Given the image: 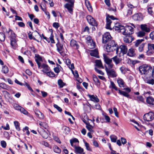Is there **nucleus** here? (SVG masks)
Returning a JSON list of instances; mask_svg holds the SVG:
<instances>
[{
	"label": "nucleus",
	"mask_w": 154,
	"mask_h": 154,
	"mask_svg": "<svg viewBox=\"0 0 154 154\" xmlns=\"http://www.w3.org/2000/svg\"><path fill=\"white\" fill-rule=\"evenodd\" d=\"M95 65L97 66L102 69L104 68L102 63L100 60H96L95 61Z\"/></svg>",
	"instance_id": "28"
},
{
	"label": "nucleus",
	"mask_w": 154,
	"mask_h": 154,
	"mask_svg": "<svg viewBox=\"0 0 154 154\" xmlns=\"http://www.w3.org/2000/svg\"><path fill=\"white\" fill-rule=\"evenodd\" d=\"M74 4L66 3L65 5V7L66 8L70 14H72V8Z\"/></svg>",
	"instance_id": "21"
},
{
	"label": "nucleus",
	"mask_w": 154,
	"mask_h": 154,
	"mask_svg": "<svg viewBox=\"0 0 154 154\" xmlns=\"http://www.w3.org/2000/svg\"><path fill=\"white\" fill-rule=\"evenodd\" d=\"M2 71L4 73H7L8 72V69L7 66H4L2 68Z\"/></svg>",
	"instance_id": "52"
},
{
	"label": "nucleus",
	"mask_w": 154,
	"mask_h": 154,
	"mask_svg": "<svg viewBox=\"0 0 154 154\" xmlns=\"http://www.w3.org/2000/svg\"><path fill=\"white\" fill-rule=\"evenodd\" d=\"M90 55L91 56L97 58H99L98 51L97 49H95L91 51L90 53Z\"/></svg>",
	"instance_id": "26"
},
{
	"label": "nucleus",
	"mask_w": 154,
	"mask_h": 154,
	"mask_svg": "<svg viewBox=\"0 0 154 154\" xmlns=\"http://www.w3.org/2000/svg\"><path fill=\"white\" fill-rule=\"evenodd\" d=\"M86 19L88 23L91 25L94 26H97V23L95 20L91 15H88L86 17Z\"/></svg>",
	"instance_id": "8"
},
{
	"label": "nucleus",
	"mask_w": 154,
	"mask_h": 154,
	"mask_svg": "<svg viewBox=\"0 0 154 154\" xmlns=\"http://www.w3.org/2000/svg\"><path fill=\"white\" fill-rule=\"evenodd\" d=\"M40 134L42 137L45 139H47L48 137V134L47 132L44 130H42L40 132Z\"/></svg>",
	"instance_id": "31"
},
{
	"label": "nucleus",
	"mask_w": 154,
	"mask_h": 154,
	"mask_svg": "<svg viewBox=\"0 0 154 154\" xmlns=\"http://www.w3.org/2000/svg\"><path fill=\"white\" fill-rule=\"evenodd\" d=\"M92 78L95 84L97 86H100V83L97 76L95 75H92Z\"/></svg>",
	"instance_id": "24"
},
{
	"label": "nucleus",
	"mask_w": 154,
	"mask_h": 154,
	"mask_svg": "<svg viewBox=\"0 0 154 154\" xmlns=\"http://www.w3.org/2000/svg\"><path fill=\"white\" fill-rule=\"evenodd\" d=\"M13 106L16 110H19L21 107V106H19L18 104L16 103L13 104Z\"/></svg>",
	"instance_id": "57"
},
{
	"label": "nucleus",
	"mask_w": 154,
	"mask_h": 154,
	"mask_svg": "<svg viewBox=\"0 0 154 154\" xmlns=\"http://www.w3.org/2000/svg\"><path fill=\"white\" fill-rule=\"evenodd\" d=\"M39 125L40 126L46 129L48 127V124L45 122H39Z\"/></svg>",
	"instance_id": "38"
},
{
	"label": "nucleus",
	"mask_w": 154,
	"mask_h": 154,
	"mask_svg": "<svg viewBox=\"0 0 154 154\" xmlns=\"http://www.w3.org/2000/svg\"><path fill=\"white\" fill-rule=\"evenodd\" d=\"M146 102L151 106H154V98L152 97H149L146 98Z\"/></svg>",
	"instance_id": "16"
},
{
	"label": "nucleus",
	"mask_w": 154,
	"mask_h": 154,
	"mask_svg": "<svg viewBox=\"0 0 154 154\" xmlns=\"http://www.w3.org/2000/svg\"><path fill=\"white\" fill-rule=\"evenodd\" d=\"M19 110H20L21 113L25 115H27L28 113V112L22 107H21Z\"/></svg>",
	"instance_id": "51"
},
{
	"label": "nucleus",
	"mask_w": 154,
	"mask_h": 154,
	"mask_svg": "<svg viewBox=\"0 0 154 154\" xmlns=\"http://www.w3.org/2000/svg\"><path fill=\"white\" fill-rule=\"evenodd\" d=\"M110 138L112 142L115 143L116 142L117 137L114 135H112L110 136Z\"/></svg>",
	"instance_id": "41"
},
{
	"label": "nucleus",
	"mask_w": 154,
	"mask_h": 154,
	"mask_svg": "<svg viewBox=\"0 0 154 154\" xmlns=\"http://www.w3.org/2000/svg\"><path fill=\"white\" fill-rule=\"evenodd\" d=\"M54 108H56L59 112H61L62 111V109L58 105L56 104L54 105Z\"/></svg>",
	"instance_id": "64"
},
{
	"label": "nucleus",
	"mask_w": 154,
	"mask_h": 154,
	"mask_svg": "<svg viewBox=\"0 0 154 154\" xmlns=\"http://www.w3.org/2000/svg\"><path fill=\"white\" fill-rule=\"evenodd\" d=\"M111 87L113 89H115L117 91L118 90L117 88L116 87L114 83L112 82H110Z\"/></svg>",
	"instance_id": "59"
},
{
	"label": "nucleus",
	"mask_w": 154,
	"mask_h": 154,
	"mask_svg": "<svg viewBox=\"0 0 154 154\" xmlns=\"http://www.w3.org/2000/svg\"><path fill=\"white\" fill-rule=\"evenodd\" d=\"M86 39L88 44H90V45H91L92 43H93V46H94V44L93 42V40L91 38V37L90 36H88L86 38Z\"/></svg>",
	"instance_id": "34"
},
{
	"label": "nucleus",
	"mask_w": 154,
	"mask_h": 154,
	"mask_svg": "<svg viewBox=\"0 0 154 154\" xmlns=\"http://www.w3.org/2000/svg\"><path fill=\"white\" fill-rule=\"evenodd\" d=\"M57 50V51L61 54L62 55L64 51V48L63 45L62 44L58 42L56 44Z\"/></svg>",
	"instance_id": "10"
},
{
	"label": "nucleus",
	"mask_w": 154,
	"mask_h": 154,
	"mask_svg": "<svg viewBox=\"0 0 154 154\" xmlns=\"http://www.w3.org/2000/svg\"><path fill=\"white\" fill-rule=\"evenodd\" d=\"M85 2L86 4V5L87 7L88 10L91 11H92V8L91 6L90 3V2L88 1V0H85Z\"/></svg>",
	"instance_id": "30"
},
{
	"label": "nucleus",
	"mask_w": 154,
	"mask_h": 154,
	"mask_svg": "<svg viewBox=\"0 0 154 154\" xmlns=\"http://www.w3.org/2000/svg\"><path fill=\"white\" fill-rule=\"evenodd\" d=\"M145 82L148 84L153 85L154 84V80L153 79H147L145 80Z\"/></svg>",
	"instance_id": "45"
},
{
	"label": "nucleus",
	"mask_w": 154,
	"mask_h": 154,
	"mask_svg": "<svg viewBox=\"0 0 154 154\" xmlns=\"http://www.w3.org/2000/svg\"><path fill=\"white\" fill-rule=\"evenodd\" d=\"M140 28L143 31L146 32H149L150 31V29L146 24H141Z\"/></svg>",
	"instance_id": "20"
},
{
	"label": "nucleus",
	"mask_w": 154,
	"mask_h": 154,
	"mask_svg": "<svg viewBox=\"0 0 154 154\" xmlns=\"http://www.w3.org/2000/svg\"><path fill=\"white\" fill-rule=\"evenodd\" d=\"M14 124L16 129L17 131H19L20 129L19 123L18 122L15 121L14 122Z\"/></svg>",
	"instance_id": "46"
},
{
	"label": "nucleus",
	"mask_w": 154,
	"mask_h": 154,
	"mask_svg": "<svg viewBox=\"0 0 154 154\" xmlns=\"http://www.w3.org/2000/svg\"><path fill=\"white\" fill-rule=\"evenodd\" d=\"M88 96L91 101L95 102H98L99 101V99L97 98V96L90 94H88Z\"/></svg>",
	"instance_id": "22"
},
{
	"label": "nucleus",
	"mask_w": 154,
	"mask_h": 154,
	"mask_svg": "<svg viewBox=\"0 0 154 154\" xmlns=\"http://www.w3.org/2000/svg\"><path fill=\"white\" fill-rule=\"evenodd\" d=\"M152 69L151 66L146 64L143 65L139 68V71L141 75L147 76L148 77H150L151 75Z\"/></svg>",
	"instance_id": "1"
},
{
	"label": "nucleus",
	"mask_w": 154,
	"mask_h": 154,
	"mask_svg": "<svg viewBox=\"0 0 154 154\" xmlns=\"http://www.w3.org/2000/svg\"><path fill=\"white\" fill-rule=\"evenodd\" d=\"M106 28L107 29H111L110 25L112 23V21L108 17H106Z\"/></svg>",
	"instance_id": "33"
},
{
	"label": "nucleus",
	"mask_w": 154,
	"mask_h": 154,
	"mask_svg": "<svg viewBox=\"0 0 154 154\" xmlns=\"http://www.w3.org/2000/svg\"><path fill=\"white\" fill-rule=\"evenodd\" d=\"M144 47V44H142L138 48V51L140 52H141L143 51V48Z\"/></svg>",
	"instance_id": "54"
},
{
	"label": "nucleus",
	"mask_w": 154,
	"mask_h": 154,
	"mask_svg": "<svg viewBox=\"0 0 154 154\" xmlns=\"http://www.w3.org/2000/svg\"><path fill=\"white\" fill-rule=\"evenodd\" d=\"M146 53L148 56H150L154 53V44H148V50L146 51Z\"/></svg>",
	"instance_id": "7"
},
{
	"label": "nucleus",
	"mask_w": 154,
	"mask_h": 154,
	"mask_svg": "<svg viewBox=\"0 0 154 154\" xmlns=\"http://www.w3.org/2000/svg\"><path fill=\"white\" fill-rule=\"evenodd\" d=\"M57 83L58 85L59 86L60 88H63L64 86L66 85V84L63 82V81L61 79H60L58 80Z\"/></svg>",
	"instance_id": "36"
},
{
	"label": "nucleus",
	"mask_w": 154,
	"mask_h": 154,
	"mask_svg": "<svg viewBox=\"0 0 154 154\" xmlns=\"http://www.w3.org/2000/svg\"><path fill=\"white\" fill-rule=\"evenodd\" d=\"M53 26L56 29H58L60 25L58 23L54 22L53 24Z\"/></svg>",
	"instance_id": "63"
},
{
	"label": "nucleus",
	"mask_w": 154,
	"mask_h": 154,
	"mask_svg": "<svg viewBox=\"0 0 154 154\" xmlns=\"http://www.w3.org/2000/svg\"><path fill=\"white\" fill-rule=\"evenodd\" d=\"M86 128L90 132H94L93 130V126L90 125L89 124H87Z\"/></svg>",
	"instance_id": "44"
},
{
	"label": "nucleus",
	"mask_w": 154,
	"mask_h": 154,
	"mask_svg": "<svg viewBox=\"0 0 154 154\" xmlns=\"http://www.w3.org/2000/svg\"><path fill=\"white\" fill-rule=\"evenodd\" d=\"M111 38V37L109 32H106L104 33L102 37V42L106 43L110 41Z\"/></svg>",
	"instance_id": "9"
},
{
	"label": "nucleus",
	"mask_w": 154,
	"mask_h": 154,
	"mask_svg": "<svg viewBox=\"0 0 154 154\" xmlns=\"http://www.w3.org/2000/svg\"><path fill=\"white\" fill-rule=\"evenodd\" d=\"M105 67V70L109 78H115L117 76V74L114 69L109 68L106 66Z\"/></svg>",
	"instance_id": "3"
},
{
	"label": "nucleus",
	"mask_w": 154,
	"mask_h": 154,
	"mask_svg": "<svg viewBox=\"0 0 154 154\" xmlns=\"http://www.w3.org/2000/svg\"><path fill=\"white\" fill-rule=\"evenodd\" d=\"M135 55V50L132 48H131L128 50L127 55L130 57H133Z\"/></svg>",
	"instance_id": "25"
},
{
	"label": "nucleus",
	"mask_w": 154,
	"mask_h": 154,
	"mask_svg": "<svg viewBox=\"0 0 154 154\" xmlns=\"http://www.w3.org/2000/svg\"><path fill=\"white\" fill-rule=\"evenodd\" d=\"M113 29L118 32H121L122 33L123 30V26L114 27Z\"/></svg>",
	"instance_id": "40"
},
{
	"label": "nucleus",
	"mask_w": 154,
	"mask_h": 154,
	"mask_svg": "<svg viewBox=\"0 0 154 154\" xmlns=\"http://www.w3.org/2000/svg\"><path fill=\"white\" fill-rule=\"evenodd\" d=\"M63 128L66 133H69L70 131V129L68 127L64 126L63 127Z\"/></svg>",
	"instance_id": "50"
},
{
	"label": "nucleus",
	"mask_w": 154,
	"mask_h": 154,
	"mask_svg": "<svg viewBox=\"0 0 154 154\" xmlns=\"http://www.w3.org/2000/svg\"><path fill=\"white\" fill-rule=\"evenodd\" d=\"M118 91L119 93L120 94L122 95L127 97H129V95L127 92L124 91H122L120 90H119Z\"/></svg>",
	"instance_id": "37"
},
{
	"label": "nucleus",
	"mask_w": 154,
	"mask_h": 154,
	"mask_svg": "<svg viewBox=\"0 0 154 154\" xmlns=\"http://www.w3.org/2000/svg\"><path fill=\"white\" fill-rule=\"evenodd\" d=\"M118 46L112 47V46H110L106 45V50L108 52L113 51L116 50Z\"/></svg>",
	"instance_id": "18"
},
{
	"label": "nucleus",
	"mask_w": 154,
	"mask_h": 154,
	"mask_svg": "<svg viewBox=\"0 0 154 154\" xmlns=\"http://www.w3.org/2000/svg\"><path fill=\"white\" fill-rule=\"evenodd\" d=\"M11 35L10 36V39H16V36L14 32L12 30L11 32Z\"/></svg>",
	"instance_id": "53"
},
{
	"label": "nucleus",
	"mask_w": 154,
	"mask_h": 154,
	"mask_svg": "<svg viewBox=\"0 0 154 154\" xmlns=\"http://www.w3.org/2000/svg\"><path fill=\"white\" fill-rule=\"evenodd\" d=\"M112 60L115 62L116 64H118L121 61V60L117 56H115L114 57L112 58Z\"/></svg>",
	"instance_id": "29"
},
{
	"label": "nucleus",
	"mask_w": 154,
	"mask_h": 154,
	"mask_svg": "<svg viewBox=\"0 0 154 154\" xmlns=\"http://www.w3.org/2000/svg\"><path fill=\"white\" fill-rule=\"evenodd\" d=\"M123 40L125 42L130 43L132 42L134 39V37L131 35H124Z\"/></svg>",
	"instance_id": "11"
},
{
	"label": "nucleus",
	"mask_w": 154,
	"mask_h": 154,
	"mask_svg": "<svg viewBox=\"0 0 154 154\" xmlns=\"http://www.w3.org/2000/svg\"><path fill=\"white\" fill-rule=\"evenodd\" d=\"M133 27L129 26H126L125 27H123V30L122 34L123 35H131L134 32Z\"/></svg>",
	"instance_id": "4"
},
{
	"label": "nucleus",
	"mask_w": 154,
	"mask_h": 154,
	"mask_svg": "<svg viewBox=\"0 0 154 154\" xmlns=\"http://www.w3.org/2000/svg\"><path fill=\"white\" fill-rule=\"evenodd\" d=\"M128 51V48L127 46L124 45H121L119 47L117 48L116 50V53L118 54H119L120 56L121 55H122L126 54Z\"/></svg>",
	"instance_id": "2"
},
{
	"label": "nucleus",
	"mask_w": 154,
	"mask_h": 154,
	"mask_svg": "<svg viewBox=\"0 0 154 154\" xmlns=\"http://www.w3.org/2000/svg\"><path fill=\"white\" fill-rule=\"evenodd\" d=\"M117 83L120 87L124 88L125 87V82L122 79L119 78L117 79Z\"/></svg>",
	"instance_id": "23"
},
{
	"label": "nucleus",
	"mask_w": 154,
	"mask_h": 154,
	"mask_svg": "<svg viewBox=\"0 0 154 154\" xmlns=\"http://www.w3.org/2000/svg\"><path fill=\"white\" fill-rule=\"evenodd\" d=\"M127 6H128V8L126 16H130L132 14L133 9L134 8V7L130 3L127 4Z\"/></svg>",
	"instance_id": "13"
},
{
	"label": "nucleus",
	"mask_w": 154,
	"mask_h": 154,
	"mask_svg": "<svg viewBox=\"0 0 154 154\" xmlns=\"http://www.w3.org/2000/svg\"><path fill=\"white\" fill-rule=\"evenodd\" d=\"M103 56L104 62L108 65L107 67L112 68L113 66V64H112V58H109L104 54H103Z\"/></svg>",
	"instance_id": "6"
},
{
	"label": "nucleus",
	"mask_w": 154,
	"mask_h": 154,
	"mask_svg": "<svg viewBox=\"0 0 154 154\" xmlns=\"http://www.w3.org/2000/svg\"><path fill=\"white\" fill-rule=\"evenodd\" d=\"M73 147L75 148V151L76 153L82 154L83 152L84 149L81 147L75 146Z\"/></svg>",
	"instance_id": "19"
},
{
	"label": "nucleus",
	"mask_w": 154,
	"mask_h": 154,
	"mask_svg": "<svg viewBox=\"0 0 154 154\" xmlns=\"http://www.w3.org/2000/svg\"><path fill=\"white\" fill-rule=\"evenodd\" d=\"M42 68L43 69L42 71L45 73L50 70V68L48 65L44 63H43L42 65H41L40 68H39L41 69Z\"/></svg>",
	"instance_id": "14"
},
{
	"label": "nucleus",
	"mask_w": 154,
	"mask_h": 154,
	"mask_svg": "<svg viewBox=\"0 0 154 154\" xmlns=\"http://www.w3.org/2000/svg\"><path fill=\"white\" fill-rule=\"evenodd\" d=\"M53 149L54 152L56 153H60L61 152L60 149L57 146H54L53 147Z\"/></svg>",
	"instance_id": "35"
},
{
	"label": "nucleus",
	"mask_w": 154,
	"mask_h": 154,
	"mask_svg": "<svg viewBox=\"0 0 154 154\" xmlns=\"http://www.w3.org/2000/svg\"><path fill=\"white\" fill-rule=\"evenodd\" d=\"M3 31L5 33L8 34L10 32H11L12 30L10 29H7L5 28H3Z\"/></svg>",
	"instance_id": "60"
},
{
	"label": "nucleus",
	"mask_w": 154,
	"mask_h": 154,
	"mask_svg": "<svg viewBox=\"0 0 154 154\" xmlns=\"http://www.w3.org/2000/svg\"><path fill=\"white\" fill-rule=\"evenodd\" d=\"M70 142L71 146L73 147L75 146V145H74V143H79V141L78 139L76 138H74L70 140Z\"/></svg>",
	"instance_id": "32"
},
{
	"label": "nucleus",
	"mask_w": 154,
	"mask_h": 154,
	"mask_svg": "<svg viewBox=\"0 0 154 154\" xmlns=\"http://www.w3.org/2000/svg\"><path fill=\"white\" fill-rule=\"evenodd\" d=\"M144 40L143 39L137 40L135 42V46L136 47H137Z\"/></svg>",
	"instance_id": "48"
},
{
	"label": "nucleus",
	"mask_w": 154,
	"mask_h": 154,
	"mask_svg": "<svg viewBox=\"0 0 154 154\" xmlns=\"http://www.w3.org/2000/svg\"><path fill=\"white\" fill-rule=\"evenodd\" d=\"M143 16L141 13L134 14L132 16V18L134 20L141 21L143 19Z\"/></svg>",
	"instance_id": "12"
},
{
	"label": "nucleus",
	"mask_w": 154,
	"mask_h": 154,
	"mask_svg": "<svg viewBox=\"0 0 154 154\" xmlns=\"http://www.w3.org/2000/svg\"><path fill=\"white\" fill-rule=\"evenodd\" d=\"M147 11L148 13L151 15H152L153 14V12L152 11V8L149 7L147 8Z\"/></svg>",
	"instance_id": "61"
},
{
	"label": "nucleus",
	"mask_w": 154,
	"mask_h": 154,
	"mask_svg": "<svg viewBox=\"0 0 154 154\" xmlns=\"http://www.w3.org/2000/svg\"><path fill=\"white\" fill-rule=\"evenodd\" d=\"M145 32L143 31H140L137 33V35L138 37H142L145 36Z\"/></svg>",
	"instance_id": "43"
},
{
	"label": "nucleus",
	"mask_w": 154,
	"mask_h": 154,
	"mask_svg": "<svg viewBox=\"0 0 154 154\" xmlns=\"http://www.w3.org/2000/svg\"><path fill=\"white\" fill-rule=\"evenodd\" d=\"M11 44L13 47H16L17 45V41L16 39H10Z\"/></svg>",
	"instance_id": "42"
},
{
	"label": "nucleus",
	"mask_w": 154,
	"mask_h": 154,
	"mask_svg": "<svg viewBox=\"0 0 154 154\" xmlns=\"http://www.w3.org/2000/svg\"><path fill=\"white\" fill-rule=\"evenodd\" d=\"M0 87L2 89L6 90H8L9 88V87L4 83H0Z\"/></svg>",
	"instance_id": "39"
},
{
	"label": "nucleus",
	"mask_w": 154,
	"mask_h": 154,
	"mask_svg": "<svg viewBox=\"0 0 154 154\" xmlns=\"http://www.w3.org/2000/svg\"><path fill=\"white\" fill-rule=\"evenodd\" d=\"M154 118V114L152 112H149L145 114L143 116V119L144 121L147 122L152 121Z\"/></svg>",
	"instance_id": "5"
},
{
	"label": "nucleus",
	"mask_w": 154,
	"mask_h": 154,
	"mask_svg": "<svg viewBox=\"0 0 154 154\" xmlns=\"http://www.w3.org/2000/svg\"><path fill=\"white\" fill-rule=\"evenodd\" d=\"M136 100L138 101H140L141 102H143L144 101L143 98L141 96H138L137 97Z\"/></svg>",
	"instance_id": "62"
},
{
	"label": "nucleus",
	"mask_w": 154,
	"mask_h": 154,
	"mask_svg": "<svg viewBox=\"0 0 154 154\" xmlns=\"http://www.w3.org/2000/svg\"><path fill=\"white\" fill-rule=\"evenodd\" d=\"M106 45L110 46H112V47L114 46H118L117 44L113 40L111 41L108 44Z\"/></svg>",
	"instance_id": "47"
},
{
	"label": "nucleus",
	"mask_w": 154,
	"mask_h": 154,
	"mask_svg": "<svg viewBox=\"0 0 154 154\" xmlns=\"http://www.w3.org/2000/svg\"><path fill=\"white\" fill-rule=\"evenodd\" d=\"M46 74L50 77H54L55 75L54 73L53 72L50 71V70L47 72Z\"/></svg>",
	"instance_id": "49"
},
{
	"label": "nucleus",
	"mask_w": 154,
	"mask_h": 154,
	"mask_svg": "<svg viewBox=\"0 0 154 154\" xmlns=\"http://www.w3.org/2000/svg\"><path fill=\"white\" fill-rule=\"evenodd\" d=\"M5 36L3 33H0V41L2 42L5 40Z\"/></svg>",
	"instance_id": "55"
},
{
	"label": "nucleus",
	"mask_w": 154,
	"mask_h": 154,
	"mask_svg": "<svg viewBox=\"0 0 154 154\" xmlns=\"http://www.w3.org/2000/svg\"><path fill=\"white\" fill-rule=\"evenodd\" d=\"M49 38L51 43H55V42L54 40V36L53 34V32H52L51 35L50 37H49Z\"/></svg>",
	"instance_id": "56"
},
{
	"label": "nucleus",
	"mask_w": 154,
	"mask_h": 154,
	"mask_svg": "<svg viewBox=\"0 0 154 154\" xmlns=\"http://www.w3.org/2000/svg\"><path fill=\"white\" fill-rule=\"evenodd\" d=\"M84 143L85 144V146L86 147V149L88 151H91V149L90 147L89 143L85 141L84 142Z\"/></svg>",
	"instance_id": "58"
},
{
	"label": "nucleus",
	"mask_w": 154,
	"mask_h": 154,
	"mask_svg": "<svg viewBox=\"0 0 154 154\" xmlns=\"http://www.w3.org/2000/svg\"><path fill=\"white\" fill-rule=\"evenodd\" d=\"M70 45L72 47L75 49H78L79 47V45L77 42L74 40H71Z\"/></svg>",
	"instance_id": "15"
},
{
	"label": "nucleus",
	"mask_w": 154,
	"mask_h": 154,
	"mask_svg": "<svg viewBox=\"0 0 154 154\" xmlns=\"http://www.w3.org/2000/svg\"><path fill=\"white\" fill-rule=\"evenodd\" d=\"M35 60L37 63L39 68H40L41 63L40 62V61H42V57L39 55H36L35 56Z\"/></svg>",
	"instance_id": "17"
},
{
	"label": "nucleus",
	"mask_w": 154,
	"mask_h": 154,
	"mask_svg": "<svg viewBox=\"0 0 154 154\" xmlns=\"http://www.w3.org/2000/svg\"><path fill=\"white\" fill-rule=\"evenodd\" d=\"M35 113L37 117L40 119H43L44 118V115L39 110H36Z\"/></svg>",
	"instance_id": "27"
}]
</instances>
